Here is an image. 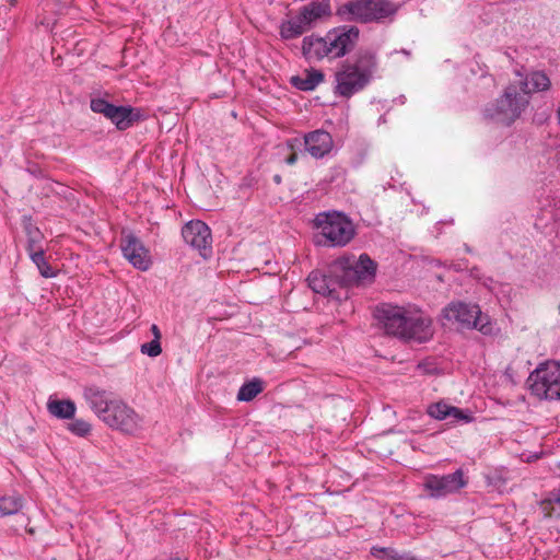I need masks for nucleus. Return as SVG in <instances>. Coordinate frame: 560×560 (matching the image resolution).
I'll return each instance as SVG.
<instances>
[{"label":"nucleus","instance_id":"1","mask_svg":"<svg viewBox=\"0 0 560 560\" xmlns=\"http://www.w3.org/2000/svg\"><path fill=\"white\" fill-rule=\"evenodd\" d=\"M375 317L387 335L402 340L425 342L433 336L432 319L419 308L384 303Z\"/></svg>","mask_w":560,"mask_h":560},{"label":"nucleus","instance_id":"2","mask_svg":"<svg viewBox=\"0 0 560 560\" xmlns=\"http://www.w3.org/2000/svg\"><path fill=\"white\" fill-rule=\"evenodd\" d=\"M357 26L342 25L326 33L324 37L310 35L303 38L302 52L310 60L337 59L349 54L359 40Z\"/></svg>","mask_w":560,"mask_h":560},{"label":"nucleus","instance_id":"3","mask_svg":"<svg viewBox=\"0 0 560 560\" xmlns=\"http://www.w3.org/2000/svg\"><path fill=\"white\" fill-rule=\"evenodd\" d=\"M377 69L376 55L371 50H361L353 62H345L335 73V93L350 97L362 91L373 79Z\"/></svg>","mask_w":560,"mask_h":560},{"label":"nucleus","instance_id":"4","mask_svg":"<svg viewBox=\"0 0 560 560\" xmlns=\"http://www.w3.org/2000/svg\"><path fill=\"white\" fill-rule=\"evenodd\" d=\"M527 88L528 82L509 84L501 97L485 107V119L512 125L529 104Z\"/></svg>","mask_w":560,"mask_h":560},{"label":"nucleus","instance_id":"5","mask_svg":"<svg viewBox=\"0 0 560 560\" xmlns=\"http://www.w3.org/2000/svg\"><path fill=\"white\" fill-rule=\"evenodd\" d=\"M316 244L326 247H343L355 235L353 222L342 212L327 211L315 215Z\"/></svg>","mask_w":560,"mask_h":560},{"label":"nucleus","instance_id":"6","mask_svg":"<svg viewBox=\"0 0 560 560\" xmlns=\"http://www.w3.org/2000/svg\"><path fill=\"white\" fill-rule=\"evenodd\" d=\"M331 14L330 0H313L301 7L294 16L281 22L280 36L287 40L296 38L316 27Z\"/></svg>","mask_w":560,"mask_h":560},{"label":"nucleus","instance_id":"7","mask_svg":"<svg viewBox=\"0 0 560 560\" xmlns=\"http://www.w3.org/2000/svg\"><path fill=\"white\" fill-rule=\"evenodd\" d=\"M396 12L388 0H349L339 5L336 15L342 22H381Z\"/></svg>","mask_w":560,"mask_h":560},{"label":"nucleus","instance_id":"8","mask_svg":"<svg viewBox=\"0 0 560 560\" xmlns=\"http://www.w3.org/2000/svg\"><path fill=\"white\" fill-rule=\"evenodd\" d=\"M527 383L532 395L537 398L560 400V362L541 363L529 374Z\"/></svg>","mask_w":560,"mask_h":560},{"label":"nucleus","instance_id":"9","mask_svg":"<svg viewBox=\"0 0 560 560\" xmlns=\"http://www.w3.org/2000/svg\"><path fill=\"white\" fill-rule=\"evenodd\" d=\"M92 112L104 115L109 119L118 130L130 128L136 121H139L143 115L141 109L131 106H117L104 98H92L90 103Z\"/></svg>","mask_w":560,"mask_h":560},{"label":"nucleus","instance_id":"10","mask_svg":"<svg viewBox=\"0 0 560 560\" xmlns=\"http://www.w3.org/2000/svg\"><path fill=\"white\" fill-rule=\"evenodd\" d=\"M338 266L345 287L370 283L375 278L376 262L368 254H361L355 261L350 258L340 260Z\"/></svg>","mask_w":560,"mask_h":560},{"label":"nucleus","instance_id":"11","mask_svg":"<svg viewBox=\"0 0 560 560\" xmlns=\"http://www.w3.org/2000/svg\"><path fill=\"white\" fill-rule=\"evenodd\" d=\"M102 421L125 434H136L142 429L140 415L121 399H117Z\"/></svg>","mask_w":560,"mask_h":560},{"label":"nucleus","instance_id":"12","mask_svg":"<svg viewBox=\"0 0 560 560\" xmlns=\"http://www.w3.org/2000/svg\"><path fill=\"white\" fill-rule=\"evenodd\" d=\"M187 245L195 248L203 258L212 254V235L210 228L200 220L189 221L182 229Z\"/></svg>","mask_w":560,"mask_h":560},{"label":"nucleus","instance_id":"13","mask_svg":"<svg viewBox=\"0 0 560 560\" xmlns=\"http://www.w3.org/2000/svg\"><path fill=\"white\" fill-rule=\"evenodd\" d=\"M310 288L318 294L331 299H340L339 289L345 284L341 281V271L338 264L328 273L319 270L312 271L307 277Z\"/></svg>","mask_w":560,"mask_h":560},{"label":"nucleus","instance_id":"14","mask_svg":"<svg viewBox=\"0 0 560 560\" xmlns=\"http://www.w3.org/2000/svg\"><path fill=\"white\" fill-rule=\"evenodd\" d=\"M467 485L464 471L457 469L452 474L444 476L431 475L425 478L424 487L430 491L431 497L442 498L459 491Z\"/></svg>","mask_w":560,"mask_h":560},{"label":"nucleus","instance_id":"15","mask_svg":"<svg viewBox=\"0 0 560 560\" xmlns=\"http://www.w3.org/2000/svg\"><path fill=\"white\" fill-rule=\"evenodd\" d=\"M481 311L478 305L463 302H453L443 310L444 318L457 323L463 328L477 327Z\"/></svg>","mask_w":560,"mask_h":560},{"label":"nucleus","instance_id":"16","mask_svg":"<svg viewBox=\"0 0 560 560\" xmlns=\"http://www.w3.org/2000/svg\"><path fill=\"white\" fill-rule=\"evenodd\" d=\"M83 398L100 420L105 418L108 410L118 399L112 392H108L97 385L85 386L83 388Z\"/></svg>","mask_w":560,"mask_h":560},{"label":"nucleus","instance_id":"17","mask_svg":"<svg viewBox=\"0 0 560 560\" xmlns=\"http://www.w3.org/2000/svg\"><path fill=\"white\" fill-rule=\"evenodd\" d=\"M124 257L137 269L145 271L151 266V259L142 242L133 234L126 235L121 241Z\"/></svg>","mask_w":560,"mask_h":560},{"label":"nucleus","instance_id":"18","mask_svg":"<svg viewBox=\"0 0 560 560\" xmlns=\"http://www.w3.org/2000/svg\"><path fill=\"white\" fill-rule=\"evenodd\" d=\"M304 147L314 159H323L331 152L334 140L328 131L317 129L305 133Z\"/></svg>","mask_w":560,"mask_h":560},{"label":"nucleus","instance_id":"19","mask_svg":"<svg viewBox=\"0 0 560 560\" xmlns=\"http://www.w3.org/2000/svg\"><path fill=\"white\" fill-rule=\"evenodd\" d=\"M22 225L26 235V250L28 255L35 253L36 250L44 249L43 242L45 236L39 228L33 223V220L30 215H23Z\"/></svg>","mask_w":560,"mask_h":560},{"label":"nucleus","instance_id":"20","mask_svg":"<svg viewBox=\"0 0 560 560\" xmlns=\"http://www.w3.org/2000/svg\"><path fill=\"white\" fill-rule=\"evenodd\" d=\"M324 74L322 71L316 69L305 70L303 75L292 77L291 84L301 91H313L315 88L323 82Z\"/></svg>","mask_w":560,"mask_h":560},{"label":"nucleus","instance_id":"21","mask_svg":"<svg viewBox=\"0 0 560 560\" xmlns=\"http://www.w3.org/2000/svg\"><path fill=\"white\" fill-rule=\"evenodd\" d=\"M48 412L58 419H73L77 407L75 404L70 399H52L49 398L47 401Z\"/></svg>","mask_w":560,"mask_h":560},{"label":"nucleus","instance_id":"22","mask_svg":"<svg viewBox=\"0 0 560 560\" xmlns=\"http://www.w3.org/2000/svg\"><path fill=\"white\" fill-rule=\"evenodd\" d=\"M23 504V498L18 493L2 495L0 498V515H14L22 510Z\"/></svg>","mask_w":560,"mask_h":560},{"label":"nucleus","instance_id":"23","mask_svg":"<svg viewBox=\"0 0 560 560\" xmlns=\"http://www.w3.org/2000/svg\"><path fill=\"white\" fill-rule=\"evenodd\" d=\"M262 390H264V387H262L261 380L253 378L252 381L244 383L240 387L238 393H237V400L238 401H250Z\"/></svg>","mask_w":560,"mask_h":560},{"label":"nucleus","instance_id":"24","mask_svg":"<svg viewBox=\"0 0 560 560\" xmlns=\"http://www.w3.org/2000/svg\"><path fill=\"white\" fill-rule=\"evenodd\" d=\"M520 82H528V95L533 92L546 91L550 86L549 78L541 71H535L529 78L521 80Z\"/></svg>","mask_w":560,"mask_h":560},{"label":"nucleus","instance_id":"25","mask_svg":"<svg viewBox=\"0 0 560 560\" xmlns=\"http://www.w3.org/2000/svg\"><path fill=\"white\" fill-rule=\"evenodd\" d=\"M33 264L37 267L39 273L44 278H54L57 276L56 270L49 265L45 258V250H36L28 255Z\"/></svg>","mask_w":560,"mask_h":560},{"label":"nucleus","instance_id":"26","mask_svg":"<svg viewBox=\"0 0 560 560\" xmlns=\"http://www.w3.org/2000/svg\"><path fill=\"white\" fill-rule=\"evenodd\" d=\"M542 509L548 515L560 517V488L548 493L541 502Z\"/></svg>","mask_w":560,"mask_h":560},{"label":"nucleus","instance_id":"27","mask_svg":"<svg viewBox=\"0 0 560 560\" xmlns=\"http://www.w3.org/2000/svg\"><path fill=\"white\" fill-rule=\"evenodd\" d=\"M451 409H452L451 405H448L444 401H439V402L431 404L428 407L427 412L433 419L447 420L451 415Z\"/></svg>","mask_w":560,"mask_h":560},{"label":"nucleus","instance_id":"28","mask_svg":"<svg viewBox=\"0 0 560 560\" xmlns=\"http://www.w3.org/2000/svg\"><path fill=\"white\" fill-rule=\"evenodd\" d=\"M450 423H469L474 420V416L471 411L464 410L460 408H457L455 406H452L450 418L447 419Z\"/></svg>","mask_w":560,"mask_h":560},{"label":"nucleus","instance_id":"29","mask_svg":"<svg viewBox=\"0 0 560 560\" xmlns=\"http://www.w3.org/2000/svg\"><path fill=\"white\" fill-rule=\"evenodd\" d=\"M67 428L72 434L81 438L89 435L92 430L91 424L83 419H74Z\"/></svg>","mask_w":560,"mask_h":560},{"label":"nucleus","instance_id":"30","mask_svg":"<svg viewBox=\"0 0 560 560\" xmlns=\"http://www.w3.org/2000/svg\"><path fill=\"white\" fill-rule=\"evenodd\" d=\"M141 352L151 358H155L162 352L161 342L159 340H151L150 342L141 346Z\"/></svg>","mask_w":560,"mask_h":560},{"label":"nucleus","instance_id":"31","mask_svg":"<svg viewBox=\"0 0 560 560\" xmlns=\"http://www.w3.org/2000/svg\"><path fill=\"white\" fill-rule=\"evenodd\" d=\"M151 331H152L153 337H154L153 339L160 341V339H161V331H160L159 327L155 324H153L151 326Z\"/></svg>","mask_w":560,"mask_h":560},{"label":"nucleus","instance_id":"32","mask_svg":"<svg viewBox=\"0 0 560 560\" xmlns=\"http://www.w3.org/2000/svg\"><path fill=\"white\" fill-rule=\"evenodd\" d=\"M298 161V154L296 153H292L291 155H289L287 159H285V163L289 164V165H293L295 164Z\"/></svg>","mask_w":560,"mask_h":560},{"label":"nucleus","instance_id":"33","mask_svg":"<svg viewBox=\"0 0 560 560\" xmlns=\"http://www.w3.org/2000/svg\"><path fill=\"white\" fill-rule=\"evenodd\" d=\"M273 180H275L277 184H280V183H281V177H280V175H276V176L273 177Z\"/></svg>","mask_w":560,"mask_h":560},{"label":"nucleus","instance_id":"34","mask_svg":"<svg viewBox=\"0 0 560 560\" xmlns=\"http://www.w3.org/2000/svg\"><path fill=\"white\" fill-rule=\"evenodd\" d=\"M557 118H558V124L560 125V107L557 110Z\"/></svg>","mask_w":560,"mask_h":560},{"label":"nucleus","instance_id":"35","mask_svg":"<svg viewBox=\"0 0 560 560\" xmlns=\"http://www.w3.org/2000/svg\"><path fill=\"white\" fill-rule=\"evenodd\" d=\"M170 560H179V559H178V558H172V559H170Z\"/></svg>","mask_w":560,"mask_h":560}]
</instances>
